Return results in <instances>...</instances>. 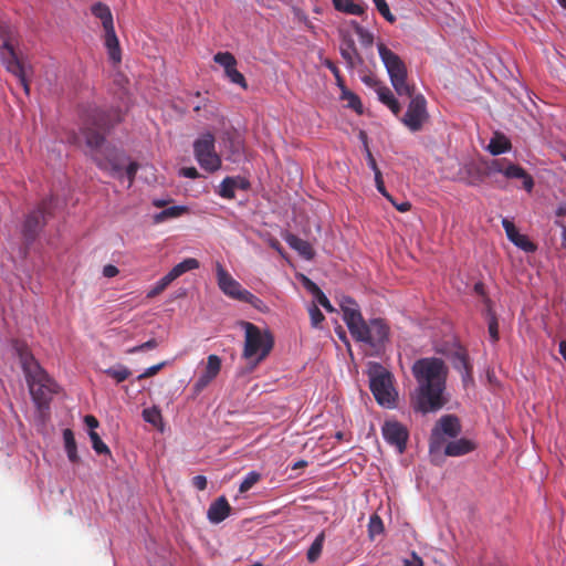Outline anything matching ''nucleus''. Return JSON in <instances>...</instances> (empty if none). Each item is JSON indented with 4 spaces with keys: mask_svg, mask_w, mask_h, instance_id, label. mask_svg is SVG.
<instances>
[{
    "mask_svg": "<svg viewBox=\"0 0 566 566\" xmlns=\"http://www.w3.org/2000/svg\"><path fill=\"white\" fill-rule=\"evenodd\" d=\"M327 66L328 69L332 71V73L335 75L336 77V81H337V84L340 85L343 83L342 81V77H340V74H339V70L337 66H335L333 63L328 62L327 63Z\"/></svg>",
    "mask_w": 566,
    "mask_h": 566,
    "instance_id": "052dcab7",
    "label": "nucleus"
},
{
    "mask_svg": "<svg viewBox=\"0 0 566 566\" xmlns=\"http://www.w3.org/2000/svg\"><path fill=\"white\" fill-rule=\"evenodd\" d=\"M261 479V474L256 471L249 472L239 486L240 493L248 492Z\"/></svg>",
    "mask_w": 566,
    "mask_h": 566,
    "instance_id": "4c0bfd02",
    "label": "nucleus"
},
{
    "mask_svg": "<svg viewBox=\"0 0 566 566\" xmlns=\"http://www.w3.org/2000/svg\"><path fill=\"white\" fill-rule=\"evenodd\" d=\"M489 335L493 343L499 339V324L494 316H492L489 321Z\"/></svg>",
    "mask_w": 566,
    "mask_h": 566,
    "instance_id": "09e8293b",
    "label": "nucleus"
},
{
    "mask_svg": "<svg viewBox=\"0 0 566 566\" xmlns=\"http://www.w3.org/2000/svg\"><path fill=\"white\" fill-rule=\"evenodd\" d=\"M42 214L39 211L32 212L24 222V229L27 233H32L40 226Z\"/></svg>",
    "mask_w": 566,
    "mask_h": 566,
    "instance_id": "ea45409f",
    "label": "nucleus"
},
{
    "mask_svg": "<svg viewBox=\"0 0 566 566\" xmlns=\"http://www.w3.org/2000/svg\"><path fill=\"white\" fill-rule=\"evenodd\" d=\"M373 2L385 20L389 23H394L396 21V17L391 13L386 0H373Z\"/></svg>",
    "mask_w": 566,
    "mask_h": 566,
    "instance_id": "58836bf2",
    "label": "nucleus"
},
{
    "mask_svg": "<svg viewBox=\"0 0 566 566\" xmlns=\"http://www.w3.org/2000/svg\"><path fill=\"white\" fill-rule=\"evenodd\" d=\"M559 353L566 361V340L559 343Z\"/></svg>",
    "mask_w": 566,
    "mask_h": 566,
    "instance_id": "680f3d73",
    "label": "nucleus"
},
{
    "mask_svg": "<svg viewBox=\"0 0 566 566\" xmlns=\"http://www.w3.org/2000/svg\"><path fill=\"white\" fill-rule=\"evenodd\" d=\"M563 244H564V247L566 248V231H565V232H564V234H563Z\"/></svg>",
    "mask_w": 566,
    "mask_h": 566,
    "instance_id": "774afa93",
    "label": "nucleus"
},
{
    "mask_svg": "<svg viewBox=\"0 0 566 566\" xmlns=\"http://www.w3.org/2000/svg\"><path fill=\"white\" fill-rule=\"evenodd\" d=\"M485 175L490 178L500 175L506 181L520 180L522 188L528 193L533 191L535 185L532 175L527 170L507 158H495L485 163Z\"/></svg>",
    "mask_w": 566,
    "mask_h": 566,
    "instance_id": "1a4fd4ad",
    "label": "nucleus"
},
{
    "mask_svg": "<svg viewBox=\"0 0 566 566\" xmlns=\"http://www.w3.org/2000/svg\"><path fill=\"white\" fill-rule=\"evenodd\" d=\"M143 418L146 422L157 426L161 421V413L158 408H146L143 411Z\"/></svg>",
    "mask_w": 566,
    "mask_h": 566,
    "instance_id": "a19ab883",
    "label": "nucleus"
},
{
    "mask_svg": "<svg viewBox=\"0 0 566 566\" xmlns=\"http://www.w3.org/2000/svg\"><path fill=\"white\" fill-rule=\"evenodd\" d=\"M367 163H368L369 168L374 171V174H376V171H380L376 164L375 158L373 157V155L368 148H367Z\"/></svg>",
    "mask_w": 566,
    "mask_h": 566,
    "instance_id": "13d9d810",
    "label": "nucleus"
},
{
    "mask_svg": "<svg viewBox=\"0 0 566 566\" xmlns=\"http://www.w3.org/2000/svg\"><path fill=\"white\" fill-rule=\"evenodd\" d=\"M88 437L92 442V448L98 454H108L109 448L102 441L101 437L96 431H88Z\"/></svg>",
    "mask_w": 566,
    "mask_h": 566,
    "instance_id": "e433bc0d",
    "label": "nucleus"
},
{
    "mask_svg": "<svg viewBox=\"0 0 566 566\" xmlns=\"http://www.w3.org/2000/svg\"><path fill=\"white\" fill-rule=\"evenodd\" d=\"M384 531H385V526H384L382 520L380 518L379 515L373 514L369 517V523H368V537L373 541V539H375L376 536L382 534Z\"/></svg>",
    "mask_w": 566,
    "mask_h": 566,
    "instance_id": "473e14b6",
    "label": "nucleus"
},
{
    "mask_svg": "<svg viewBox=\"0 0 566 566\" xmlns=\"http://www.w3.org/2000/svg\"><path fill=\"white\" fill-rule=\"evenodd\" d=\"M315 304H319L323 306L327 312L333 313L335 312V308L331 304L329 300L326 297V295L322 292L317 294L315 297Z\"/></svg>",
    "mask_w": 566,
    "mask_h": 566,
    "instance_id": "de8ad7c7",
    "label": "nucleus"
},
{
    "mask_svg": "<svg viewBox=\"0 0 566 566\" xmlns=\"http://www.w3.org/2000/svg\"><path fill=\"white\" fill-rule=\"evenodd\" d=\"M354 30H355V33L357 34L360 43L364 46L373 45V43H374V34L370 31H368L367 29L363 28L361 25H359L356 22H354Z\"/></svg>",
    "mask_w": 566,
    "mask_h": 566,
    "instance_id": "c9c22d12",
    "label": "nucleus"
},
{
    "mask_svg": "<svg viewBox=\"0 0 566 566\" xmlns=\"http://www.w3.org/2000/svg\"><path fill=\"white\" fill-rule=\"evenodd\" d=\"M104 32V45L106 48L108 59L114 64H118L122 61V50L119 45V40L116 35L115 28Z\"/></svg>",
    "mask_w": 566,
    "mask_h": 566,
    "instance_id": "f3484780",
    "label": "nucleus"
},
{
    "mask_svg": "<svg viewBox=\"0 0 566 566\" xmlns=\"http://www.w3.org/2000/svg\"><path fill=\"white\" fill-rule=\"evenodd\" d=\"M324 542H325V533L321 532L316 536V538L314 539V542L312 543V545L310 546V548L307 551L306 557L310 563H314L319 558L322 551H323Z\"/></svg>",
    "mask_w": 566,
    "mask_h": 566,
    "instance_id": "2f4dec72",
    "label": "nucleus"
},
{
    "mask_svg": "<svg viewBox=\"0 0 566 566\" xmlns=\"http://www.w3.org/2000/svg\"><path fill=\"white\" fill-rule=\"evenodd\" d=\"M157 342L156 339H149L138 346H135V347H132L127 350L128 354H135V353H138V352H144V350H147V349H154L157 347Z\"/></svg>",
    "mask_w": 566,
    "mask_h": 566,
    "instance_id": "49530a36",
    "label": "nucleus"
},
{
    "mask_svg": "<svg viewBox=\"0 0 566 566\" xmlns=\"http://www.w3.org/2000/svg\"><path fill=\"white\" fill-rule=\"evenodd\" d=\"M332 2L339 12L353 15H363L365 13V7L355 0H332Z\"/></svg>",
    "mask_w": 566,
    "mask_h": 566,
    "instance_id": "cd10ccee",
    "label": "nucleus"
},
{
    "mask_svg": "<svg viewBox=\"0 0 566 566\" xmlns=\"http://www.w3.org/2000/svg\"><path fill=\"white\" fill-rule=\"evenodd\" d=\"M368 378L370 390L377 402L387 408H392L398 394L394 387L392 375L380 364H368Z\"/></svg>",
    "mask_w": 566,
    "mask_h": 566,
    "instance_id": "0eeeda50",
    "label": "nucleus"
},
{
    "mask_svg": "<svg viewBox=\"0 0 566 566\" xmlns=\"http://www.w3.org/2000/svg\"><path fill=\"white\" fill-rule=\"evenodd\" d=\"M82 134L85 138L86 146L90 148V154L97 166L108 171L112 176L118 178L124 177L122 172L124 155L116 148L105 145L104 137L101 133L90 127H84ZM137 169L138 165L136 163H129L126 167L125 176L128 181V187L133 184Z\"/></svg>",
    "mask_w": 566,
    "mask_h": 566,
    "instance_id": "20e7f679",
    "label": "nucleus"
},
{
    "mask_svg": "<svg viewBox=\"0 0 566 566\" xmlns=\"http://www.w3.org/2000/svg\"><path fill=\"white\" fill-rule=\"evenodd\" d=\"M30 394L39 407L44 406L55 392L56 385L48 375L38 370L36 374L28 379Z\"/></svg>",
    "mask_w": 566,
    "mask_h": 566,
    "instance_id": "9b49d317",
    "label": "nucleus"
},
{
    "mask_svg": "<svg viewBox=\"0 0 566 566\" xmlns=\"http://www.w3.org/2000/svg\"><path fill=\"white\" fill-rule=\"evenodd\" d=\"M343 56H344L346 60H348V61H350V59H352L350 53L345 52V51H343Z\"/></svg>",
    "mask_w": 566,
    "mask_h": 566,
    "instance_id": "0e129e2a",
    "label": "nucleus"
},
{
    "mask_svg": "<svg viewBox=\"0 0 566 566\" xmlns=\"http://www.w3.org/2000/svg\"><path fill=\"white\" fill-rule=\"evenodd\" d=\"M363 81H364L366 84H368V85L375 84V85L377 86V85H379V84H380V83H378V82H377L375 78H373V77H365Z\"/></svg>",
    "mask_w": 566,
    "mask_h": 566,
    "instance_id": "e2e57ef3",
    "label": "nucleus"
},
{
    "mask_svg": "<svg viewBox=\"0 0 566 566\" xmlns=\"http://www.w3.org/2000/svg\"><path fill=\"white\" fill-rule=\"evenodd\" d=\"M181 175L187 178H198L199 174L198 170L195 167L184 168L181 169Z\"/></svg>",
    "mask_w": 566,
    "mask_h": 566,
    "instance_id": "6e6d98bb",
    "label": "nucleus"
},
{
    "mask_svg": "<svg viewBox=\"0 0 566 566\" xmlns=\"http://www.w3.org/2000/svg\"><path fill=\"white\" fill-rule=\"evenodd\" d=\"M285 241L293 250L297 251L298 254L304 259L312 260L314 258V250L310 242L294 234H287L285 237Z\"/></svg>",
    "mask_w": 566,
    "mask_h": 566,
    "instance_id": "5701e85b",
    "label": "nucleus"
},
{
    "mask_svg": "<svg viewBox=\"0 0 566 566\" xmlns=\"http://www.w3.org/2000/svg\"><path fill=\"white\" fill-rule=\"evenodd\" d=\"M461 431V426L457 417L448 415L440 418L431 433L430 451L439 449L447 438H455Z\"/></svg>",
    "mask_w": 566,
    "mask_h": 566,
    "instance_id": "f8f14e48",
    "label": "nucleus"
},
{
    "mask_svg": "<svg viewBox=\"0 0 566 566\" xmlns=\"http://www.w3.org/2000/svg\"><path fill=\"white\" fill-rule=\"evenodd\" d=\"M213 61L224 70V74L237 67V60L230 52H218L213 56Z\"/></svg>",
    "mask_w": 566,
    "mask_h": 566,
    "instance_id": "7c9ffc66",
    "label": "nucleus"
},
{
    "mask_svg": "<svg viewBox=\"0 0 566 566\" xmlns=\"http://www.w3.org/2000/svg\"><path fill=\"white\" fill-rule=\"evenodd\" d=\"M390 202H391V203L395 206V208H396L398 211H400V212H407V211H409V210H410V208H411V205H410V202H408V201H402V202H400V203H397V202L392 199V201H390Z\"/></svg>",
    "mask_w": 566,
    "mask_h": 566,
    "instance_id": "4d7b16f0",
    "label": "nucleus"
},
{
    "mask_svg": "<svg viewBox=\"0 0 566 566\" xmlns=\"http://www.w3.org/2000/svg\"><path fill=\"white\" fill-rule=\"evenodd\" d=\"M459 180L469 186H478L482 182V177L479 172V167L475 163L469 161L463 164L459 171Z\"/></svg>",
    "mask_w": 566,
    "mask_h": 566,
    "instance_id": "4be33fe9",
    "label": "nucleus"
},
{
    "mask_svg": "<svg viewBox=\"0 0 566 566\" xmlns=\"http://www.w3.org/2000/svg\"><path fill=\"white\" fill-rule=\"evenodd\" d=\"M221 365L222 361L219 356L211 354L207 357L205 368L193 385L196 394L201 392L213 379L217 378L221 370Z\"/></svg>",
    "mask_w": 566,
    "mask_h": 566,
    "instance_id": "4468645a",
    "label": "nucleus"
},
{
    "mask_svg": "<svg viewBox=\"0 0 566 566\" xmlns=\"http://www.w3.org/2000/svg\"><path fill=\"white\" fill-rule=\"evenodd\" d=\"M238 325L244 333L242 358L253 369L264 361L274 347V335L268 327H259L247 321H239Z\"/></svg>",
    "mask_w": 566,
    "mask_h": 566,
    "instance_id": "39448f33",
    "label": "nucleus"
},
{
    "mask_svg": "<svg viewBox=\"0 0 566 566\" xmlns=\"http://www.w3.org/2000/svg\"><path fill=\"white\" fill-rule=\"evenodd\" d=\"M105 374L114 378L116 382H122L130 376V370L123 365H117L106 369Z\"/></svg>",
    "mask_w": 566,
    "mask_h": 566,
    "instance_id": "72a5a7b5",
    "label": "nucleus"
},
{
    "mask_svg": "<svg viewBox=\"0 0 566 566\" xmlns=\"http://www.w3.org/2000/svg\"><path fill=\"white\" fill-rule=\"evenodd\" d=\"M412 375L417 388L411 394L410 403L415 411L436 412L447 403L444 397L448 368L440 358L427 357L415 361Z\"/></svg>",
    "mask_w": 566,
    "mask_h": 566,
    "instance_id": "f257e3e1",
    "label": "nucleus"
},
{
    "mask_svg": "<svg viewBox=\"0 0 566 566\" xmlns=\"http://www.w3.org/2000/svg\"><path fill=\"white\" fill-rule=\"evenodd\" d=\"M340 88V99L346 102V106L354 109L357 114L363 113V104L360 98L352 91L346 88L344 83L338 85Z\"/></svg>",
    "mask_w": 566,
    "mask_h": 566,
    "instance_id": "c85d7f7f",
    "label": "nucleus"
},
{
    "mask_svg": "<svg viewBox=\"0 0 566 566\" xmlns=\"http://www.w3.org/2000/svg\"><path fill=\"white\" fill-rule=\"evenodd\" d=\"M305 464H306V462L300 461V462L295 463L294 468L303 467Z\"/></svg>",
    "mask_w": 566,
    "mask_h": 566,
    "instance_id": "69168bd1",
    "label": "nucleus"
},
{
    "mask_svg": "<svg viewBox=\"0 0 566 566\" xmlns=\"http://www.w3.org/2000/svg\"><path fill=\"white\" fill-rule=\"evenodd\" d=\"M172 200L170 198H156L153 200V205L157 208H164L168 206Z\"/></svg>",
    "mask_w": 566,
    "mask_h": 566,
    "instance_id": "bf43d9fd",
    "label": "nucleus"
},
{
    "mask_svg": "<svg viewBox=\"0 0 566 566\" xmlns=\"http://www.w3.org/2000/svg\"><path fill=\"white\" fill-rule=\"evenodd\" d=\"M63 441H64V448L67 454V459L72 463L78 462L80 458L77 454V447L74 438V433L71 429H64L63 430Z\"/></svg>",
    "mask_w": 566,
    "mask_h": 566,
    "instance_id": "c756f323",
    "label": "nucleus"
},
{
    "mask_svg": "<svg viewBox=\"0 0 566 566\" xmlns=\"http://www.w3.org/2000/svg\"><path fill=\"white\" fill-rule=\"evenodd\" d=\"M248 182L240 177H227L219 186L218 193L226 199H233L235 197V189H247Z\"/></svg>",
    "mask_w": 566,
    "mask_h": 566,
    "instance_id": "a211bd4d",
    "label": "nucleus"
},
{
    "mask_svg": "<svg viewBox=\"0 0 566 566\" xmlns=\"http://www.w3.org/2000/svg\"><path fill=\"white\" fill-rule=\"evenodd\" d=\"M308 314L311 317L312 326L315 328H318L321 326V324L323 323V321L325 319V317H324L323 313L319 311V308L317 307V304L314 303L308 307Z\"/></svg>",
    "mask_w": 566,
    "mask_h": 566,
    "instance_id": "37998d69",
    "label": "nucleus"
},
{
    "mask_svg": "<svg viewBox=\"0 0 566 566\" xmlns=\"http://www.w3.org/2000/svg\"><path fill=\"white\" fill-rule=\"evenodd\" d=\"M384 439L394 446L398 453H402L406 449L408 439L407 429L397 421H386L382 426Z\"/></svg>",
    "mask_w": 566,
    "mask_h": 566,
    "instance_id": "ddd939ff",
    "label": "nucleus"
},
{
    "mask_svg": "<svg viewBox=\"0 0 566 566\" xmlns=\"http://www.w3.org/2000/svg\"><path fill=\"white\" fill-rule=\"evenodd\" d=\"M512 148L511 140L502 133H494L492 138L490 139L489 145L486 146V150L493 155L499 156L505 153H509Z\"/></svg>",
    "mask_w": 566,
    "mask_h": 566,
    "instance_id": "412c9836",
    "label": "nucleus"
},
{
    "mask_svg": "<svg viewBox=\"0 0 566 566\" xmlns=\"http://www.w3.org/2000/svg\"><path fill=\"white\" fill-rule=\"evenodd\" d=\"M84 423L87 426L90 431H95V429L98 427L97 419L92 415H87L84 417Z\"/></svg>",
    "mask_w": 566,
    "mask_h": 566,
    "instance_id": "603ef678",
    "label": "nucleus"
},
{
    "mask_svg": "<svg viewBox=\"0 0 566 566\" xmlns=\"http://www.w3.org/2000/svg\"><path fill=\"white\" fill-rule=\"evenodd\" d=\"M226 77H227L231 83H233V84H235V85L240 86L241 88H243V90H248V83H247V81H245V77H244V75H243L241 72H239V71L237 70V67H235V69H233L232 71L228 72V73L226 74Z\"/></svg>",
    "mask_w": 566,
    "mask_h": 566,
    "instance_id": "79ce46f5",
    "label": "nucleus"
},
{
    "mask_svg": "<svg viewBox=\"0 0 566 566\" xmlns=\"http://www.w3.org/2000/svg\"><path fill=\"white\" fill-rule=\"evenodd\" d=\"M200 266V263L195 258H188L176 264L168 273V277H170L171 282L176 279L185 274L186 272L197 270Z\"/></svg>",
    "mask_w": 566,
    "mask_h": 566,
    "instance_id": "a878e982",
    "label": "nucleus"
},
{
    "mask_svg": "<svg viewBox=\"0 0 566 566\" xmlns=\"http://www.w3.org/2000/svg\"><path fill=\"white\" fill-rule=\"evenodd\" d=\"M375 176V184H376V188L377 190L388 200V201H392V196L386 190L385 188V184H384V179H382V175H381V171H376V174H374Z\"/></svg>",
    "mask_w": 566,
    "mask_h": 566,
    "instance_id": "c03bdc74",
    "label": "nucleus"
},
{
    "mask_svg": "<svg viewBox=\"0 0 566 566\" xmlns=\"http://www.w3.org/2000/svg\"><path fill=\"white\" fill-rule=\"evenodd\" d=\"M402 563L403 566H423L422 559L416 553H412L409 558H405Z\"/></svg>",
    "mask_w": 566,
    "mask_h": 566,
    "instance_id": "8fccbe9b",
    "label": "nucleus"
},
{
    "mask_svg": "<svg viewBox=\"0 0 566 566\" xmlns=\"http://www.w3.org/2000/svg\"><path fill=\"white\" fill-rule=\"evenodd\" d=\"M305 287L313 294L314 298L322 292V290L308 279H305Z\"/></svg>",
    "mask_w": 566,
    "mask_h": 566,
    "instance_id": "5fc2aeb1",
    "label": "nucleus"
},
{
    "mask_svg": "<svg viewBox=\"0 0 566 566\" xmlns=\"http://www.w3.org/2000/svg\"><path fill=\"white\" fill-rule=\"evenodd\" d=\"M454 368L461 373L462 381L465 387L473 382L471 367L469 366L465 353L462 350H458L455 354Z\"/></svg>",
    "mask_w": 566,
    "mask_h": 566,
    "instance_id": "bb28decb",
    "label": "nucleus"
},
{
    "mask_svg": "<svg viewBox=\"0 0 566 566\" xmlns=\"http://www.w3.org/2000/svg\"><path fill=\"white\" fill-rule=\"evenodd\" d=\"M343 319L354 339L379 348L389 339L390 327L384 318L364 319L358 304L348 296L339 302Z\"/></svg>",
    "mask_w": 566,
    "mask_h": 566,
    "instance_id": "7ed1b4c3",
    "label": "nucleus"
},
{
    "mask_svg": "<svg viewBox=\"0 0 566 566\" xmlns=\"http://www.w3.org/2000/svg\"><path fill=\"white\" fill-rule=\"evenodd\" d=\"M475 449V443L465 438H461L454 441L449 442L446 446L444 454L449 457H461L470 453Z\"/></svg>",
    "mask_w": 566,
    "mask_h": 566,
    "instance_id": "6ab92c4d",
    "label": "nucleus"
},
{
    "mask_svg": "<svg viewBox=\"0 0 566 566\" xmlns=\"http://www.w3.org/2000/svg\"><path fill=\"white\" fill-rule=\"evenodd\" d=\"M558 3L563 7V8H566V0H557Z\"/></svg>",
    "mask_w": 566,
    "mask_h": 566,
    "instance_id": "338daca9",
    "label": "nucleus"
},
{
    "mask_svg": "<svg viewBox=\"0 0 566 566\" xmlns=\"http://www.w3.org/2000/svg\"><path fill=\"white\" fill-rule=\"evenodd\" d=\"M195 158L200 167L209 172L221 168V158L214 149V137L211 133H205L193 143Z\"/></svg>",
    "mask_w": 566,
    "mask_h": 566,
    "instance_id": "9d476101",
    "label": "nucleus"
},
{
    "mask_svg": "<svg viewBox=\"0 0 566 566\" xmlns=\"http://www.w3.org/2000/svg\"><path fill=\"white\" fill-rule=\"evenodd\" d=\"M118 269L115 265L108 264L103 269V275L105 277H114L118 274Z\"/></svg>",
    "mask_w": 566,
    "mask_h": 566,
    "instance_id": "864d4df0",
    "label": "nucleus"
},
{
    "mask_svg": "<svg viewBox=\"0 0 566 566\" xmlns=\"http://www.w3.org/2000/svg\"><path fill=\"white\" fill-rule=\"evenodd\" d=\"M231 513V506L226 496H220L214 500L207 512V518L212 524L223 522Z\"/></svg>",
    "mask_w": 566,
    "mask_h": 566,
    "instance_id": "dca6fc26",
    "label": "nucleus"
},
{
    "mask_svg": "<svg viewBox=\"0 0 566 566\" xmlns=\"http://www.w3.org/2000/svg\"><path fill=\"white\" fill-rule=\"evenodd\" d=\"M92 14L102 23L104 31L114 29V18L109 7L103 2H96L91 7Z\"/></svg>",
    "mask_w": 566,
    "mask_h": 566,
    "instance_id": "aec40b11",
    "label": "nucleus"
},
{
    "mask_svg": "<svg viewBox=\"0 0 566 566\" xmlns=\"http://www.w3.org/2000/svg\"><path fill=\"white\" fill-rule=\"evenodd\" d=\"M216 274L218 286L226 296L249 303L261 313H266L269 311V307L261 298L243 289L242 285L219 262L216 264Z\"/></svg>",
    "mask_w": 566,
    "mask_h": 566,
    "instance_id": "6e6552de",
    "label": "nucleus"
},
{
    "mask_svg": "<svg viewBox=\"0 0 566 566\" xmlns=\"http://www.w3.org/2000/svg\"><path fill=\"white\" fill-rule=\"evenodd\" d=\"M502 226L505 230L509 240L512 243H514L517 248L522 249L525 252L535 251V244L532 243L525 234L520 233L512 221H510L509 219H503Z\"/></svg>",
    "mask_w": 566,
    "mask_h": 566,
    "instance_id": "2eb2a0df",
    "label": "nucleus"
},
{
    "mask_svg": "<svg viewBox=\"0 0 566 566\" xmlns=\"http://www.w3.org/2000/svg\"><path fill=\"white\" fill-rule=\"evenodd\" d=\"M188 212V207L186 206H170L164 209L163 211L155 213L153 216L154 223H163L167 220L177 219L182 214Z\"/></svg>",
    "mask_w": 566,
    "mask_h": 566,
    "instance_id": "393cba45",
    "label": "nucleus"
},
{
    "mask_svg": "<svg viewBox=\"0 0 566 566\" xmlns=\"http://www.w3.org/2000/svg\"><path fill=\"white\" fill-rule=\"evenodd\" d=\"M0 59L7 71L18 77L27 95L30 93L29 74L30 67L23 65L17 56L15 45L18 43V33L15 28L9 24L0 25Z\"/></svg>",
    "mask_w": 566,
    "mask_h": 566,
    "instance_id": "423d86ee",
    "label": "nucleus"
},
{
    "mask_svg": "<svg viewBox=\"0 0 566 566\" xmlns=\"http://www.w3.org/2000/svg\"><path fill=\"white\" fill-rule=\"evenodd\" d=\"M376 93L379 101L385 104L395 115L399 114L400 105L389 87L379 84L376 87Z\"/></svg>",
    "mask_w": 566,
    "mask_h": 566,
    "instance_id": "b1692460",
    "label": "nucleus"
},
{
    "mask_svg": "<svg viewBox=\"0 0 566 566\" xmlns=\"http://www.w3.org/2000/svg\"><path fill=\"white\" fill-rule=\"evenodd\" d=\"M171 283V280L170 277H168V275L166 274L165 276H163L159 281H157L155 283L154 286H151L146 296L147 298H154L156 297L157 295H159L160 293H163L167 286Z\"/></svg>",
    "mask_w": 566,
    "mask_h": 566,
    "instance_id": "f704fd0d",
    "label": "nucleus"
},
{
    "mask_svg": "<svg viewBox=\"0 0 566 566\" xmlns=\"http://www.w3.org/2000/svg\"><path fill=\"white\" fill-rule=\"evenodd\" d=\"M166 366V361L146 368L138 377V380L155 376L160 369Z\"/></svg>",
    "mask_w": 566,
    "mask_h": 566,
    "instance_id": "a18cd8bd",
    "label": "nucleus"
},
{
    "mask_svg": "<svg viewBox=\"0 0 566 566\" xmlns=\"http://www.w3.org/2000/svg\"><path fill=\"white\" fill-rule=\"evenodd\" d=\"M192 485L200 490V491H203L206 488H207V478L203 476V475H196L193 479H192Z\"/></svg>",
    "mask_w": 566,
    "mask_h": 566,
    "instance_id": "3c124183",
    "label": "nucleus"
},
{
    "mask_svg": "<svg viewBox=\"0 0 566 566\" xmlns=\"http://www.w3.org/2000/svg\"><path fill=\"white\" fill-rule=\"evenodd\" d=\"M376 46L394 90L400 96L412 97L401 122L410 132L421 130L429 118L426 98L420 94L412 96L413 87L408 84V70L403 60L382 41L377 42Z\"/></svg>",
    "mask_w": 566,
    "mask_h": 566,
    "instance_id": "f03ea898",
    "label": "nucleus"
}]
</instances>
